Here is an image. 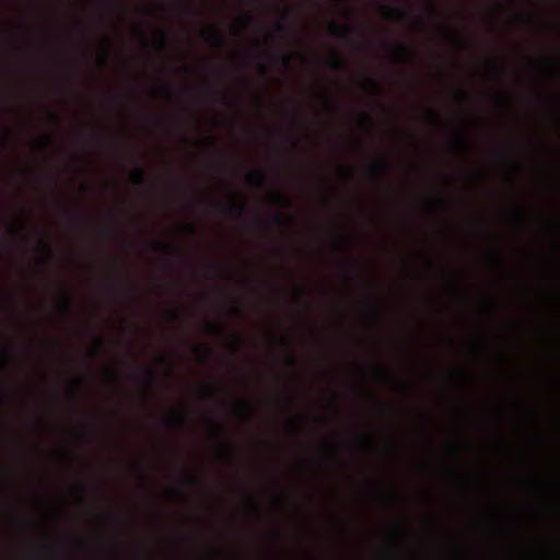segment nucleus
Masks as SVG:
<instances>
[{
  "label": "nucleus",
  "mask_w": 560,
  "mask_h": 560,
  "mask_svg": "<svg viewBox=\"0 0 560 560\" xmlns=\"http://www.w3.org/2000/svg\"><path fill=\"white\" fill-rule=\"evenodd\" d=\"M329 33L337 38L353 43L352 28L348 24L332 23L329 26Z\"/></svg>",
  "instance_id": "obj_1"
},
{
  "label": "nucleus",
  "mask_w": 560,
  "mask_h": 560,
  "mask_svg": "<svg viewBox=\"0 0 560 560\" xmlns=\"http://www.w3.org/2000/svg\"><path fill=\"white\" fill-rule=\"evenodd\" d=\"M206 38L214 47L222 48L225 46V37L214 27L207 32Z\"/></svg>",
  "instance_id": "obj_2"
},
{
  "label": "nucleus",
  "mask_w": 560,
  "mask_h": 560,
  "mask_svg": "<svg viewBox=\"0 0 560 560\" xmlns=\"http://www.w3.org/2000/svg\"><path fill=\"white\" fill-rule=\"evenodd\" d=\"M389 162L386 159H378L375 161L371 166L370 171L371 173L377 178L381 179L384 175V173L388 170Z\"/></svg>",
  "instance_id": "obj_3"
},
{
  "label": "nucleus",
  "mask_w": 560,
  "mask_h": 560,
  "mask_svg": "<svg viewBox=\"0 0 560 560\" xmlns=\"http://www.w3.org/2000/svg\"><path fill=\"white\" fill-rule=\"evenodd\" d=\"M221 209L224 211H228L230 214H232L234 217H241L245 213L246 206H245V203L241 202L237 199H232L226 207L221 208Z\"/></svg>",
  "instance_id": "obj_4"
},
{
  "label": "nucleus",
  "mask_w": 560,
  "mask_h": 560,
  "mask_svg": "<svg viewBox=\"0 0 560 560\" xmlns=\"http://www.w3.org/2000/svg\"><path fill=\"white\" fill-rule=\"evenodd\" d=\"M246 180L259 188L265 187L266 174L262 171H252L246 174Z\"/></svg>",
  "instance_id": "obj_5"
},
{
  "label": "nucleus",
  "mask_w": 560,
  "mask_h": 560,
  "mask_svg": "<svg viewBox=\"0 0 560 560\" xmlns=\"http://www.w3.org/2000/svg\"><path fill=\"white\" fill-rule=\"evenodd\" d=\"M382 11L388 19L405 20L407 15V11L398 7L383 5Z\"/></svg>",
  "instance_id": "obj_6"
},
{
  "label": "nucleus",
  "mask_w": 560,
  "mask_h": 560,
  "mask_svg": "<svg viewBox=\"0 0 560 560\" xmlns=\"http://www.w3.org/2000/svg\"><path fill=\"white\" fill-rule=\"evenodd\" d=\"M60 311L65 316H69L72 312V300L66 291L61 293Z\"/></svg>",
  "instance_id": "obj_7"
},
{
  "label": "nucleus",
  "mask_w": 560,
  "mask_h": 560,
  "mask_svg": "<svg viewBox=\"0 0 560 560\" xmlns=\"http://www.w3.org/2000/svg\"><path fill=\"white\" fill-rule=\"evenodd\" d=\"M328 66L330 69L332 70H336V71H341V70H345L346 69V62L345 60L342 59V57L335 52L331 58L328 60Z\"/></svg>",
  "instance_id": "obj_8"
},
{
  "label": "nucleus",
  "mask_w": 560,
  "mask_h": 560,
  "mask_svg": "<svg viewBox=\"0 0 560 560\" xmlns=\"http://www.w3.org/2000/svg\"><path fill=\"white\" fill-rule=\"evenodd\" d=\"M153 247L155 250H166L176 255L182 254V250L179 249L178 246L166 242H154Z\"/></svg>",
  "instance_id": "obj_9"
},
{
  "label": "nucleus",
  "mask_w": 560,
  "mask_h": 560,
  "mask_svg": "<svg viewBox=\"0 0 560 560\" xmlns=\"http://www.w3.org/2000/svg\"><path fill=\"white\" fill-rule=\"evenodd\" d=\"M271 198L275 201V203L281 207L291 206V201L279 189H275L271 191Z\"/></svg>",
  "instance_id": "obj_10"
},
{
  "label": "nucleus",
  "mask_w": 560,
  "mask_h": 560,
  "mask_svg": "<svg viewBox=\"0 0 560 560\" xmlns=\"http://www.w3.org/2000/svg\"><path fill=\"white\" fill-rule=\"evenodd\" d=\"M38 246L40 250L44 253L46 259L51 261L54 258V253L50 243L46 238H39Z\"/></svg>",
  "instance_id": "obj_11"
},
{
  "label": "nucleus",
  "mask_w": 560,
  "mask_h": 560,
  "mask_svg": "<svg viewBox=\"0 0 560 560\" xmlns=\"http://www.w3.org/2000/svg\"><path fill=\"white\" fill-rule=\"evenodd\" d=\"M131 179H132V183L137 186V187H143L144 186V173H143V170L137 165L132 175H131Z\"/></svg>",
  "instance_id": "obj_12"
},
{
  "label": "nucleus",
  "mask_w": 560,
  "mask_h": 560,
  "mask_svg": "<svg viewBox=\"0 0 560 560\" xmlns=\"http://www.w3.org/2000/svg\"><path fill=\"white\" fill-rule=\"evenodd\" d=\"M145 387L148 390L153 392L156 386V377L155 374L151 370L145 371Z\"/></svg>",
  "instance_id": "obj_13"
},
{
  "label": "nucleus",
  "mask_w": 560,
  "mask_h": 560,
  "mask_svg": "<svg viewBox=\"0 0 560 560\" xmlns=\"http://www.w3.org/2000/svg\"><path fill=\"white\" fill-rule=\"evenodd\" d=\"M396 52H397V56L402 60L409 59L412 54V51L409 47L402 46V45L396 47Z\"/></svg>",
  "instance_id": "obj_14"
},
{
  "label": "nucleus",
  "mask_w": 560,
  "mask_h": 560,
  "mask_svg": "<svg viewBox=\"0 0 560 560\" xmlns=\"http://www.w3.org/2000/svg\"><path fill=\"white\" fill-rule=\"evenodd\" d=\"M453 141L460 150H468V140L464 136H456Z\"/></svg>",
  "instance_id": "obj_15"
},
{
  "label": "nucleus",
  "mask_w": 560,
  "mask_h": 560,
  "mask_svg": "<svg viewBox=\"0 0 560 560\" xmlns=\"http://www.w3.org/2000/svg\"><path fill=\"white\" fill-rule=\"evenodd\" d=\"M207 328L213 334H222L224 331L223 326L217 322H207Z\"/></svg>",
  "instance_id": "obj_16"
},
{
  "label": "nucleus",
  "mask_w": 560,
  "mask_h": 560,
  "mask_svg": "<svg viewBox=\"0 0 560 560\" xmlns=\"http://www.w3.org/2000/svg\"><path fill=\"white\" fill-rule=\"evenodd\" d=\"M156 42L160 48H165L167 44V34L164 30H161L156 35Z\"/></svg>",
  "instance_id": "obj_17"
},
{
  "label": "nucleus",
  "mask_w": 560,
  "mask_h": 560,
  "mask_svg": "<svg viewBox=\"0 0 560 560\" xmlns=\"http://www.w3.org/2000/svg\"><path fill=\"white\" fill-rule=\"evenodd\" d=\"M12 352L9 349L0 348V358L5 365L12 360Z\"/></svg>",
  "instance_id": "obj_18"
},
{
  "label": "nucleus",
  "mask_w": 560,
  "mask_h": 560,
  "mask_svg": "<svg viewBox=\"0 0 560 560\" xmlns=\"http://www.w3.org/2000/svg\"><path fill=\"white\" fill-rule=\"evenodd\" d=\"M271 223L278 228V229H281L284 226V219H283V215L281 213H276L272 218H271Z\"/></svg>",
  "instance_id": "obj_19"
},
{
  "label": "nucleus",
  "mask_w": 560,
  "mask_h": 560,
  "mask_svg": "<svg viewBox=\"0 0 560 560\" xmlns=\"http://www.w3.org/2000/svg\"><path fill=\"white\" fill-rule=\"evenodd\" d=\"M280 61L284 68L292 67V56L290 54L280 55Z\"/></svg>",
  "instance_id": "obj_20"
},
{
  "label": "nucleus",
  "mask_w": 560,
  "mask_h": 560,
  "mask_svg": "<svg viewBox=\"0 0 560 560\" xmlns=\"http://www.w3.org/2000/svg\"><path fill=\"white\" fill-rule=\"evenodd\" d=\"M171 422L176 425L183 427L186 424L187 419L182 415H176L171 418Z\"/></svg>",
  "instance_id": "obj_21"
},
{
  "label": "nucleus",
  "mask_w": 560,
  "mask_h": 560,
  "mask_svg": "<svg viewBox=\"0 0 560 560\" xmlns=\"http://www.w3.org/2000/svg\"><path fill=\"white\" fill-rule=\"evenodd\" d=\"M233 348H234V351H235L236 354L241 353V350H242V339H241V337L238 335L234 337Z\"/></svg>",
  "instance_id": "obj_22"
},
{
  "label": "nucleus",
  "mask_w": 560,
  "mask_h": 560,
  "mask_svg": "<svg viewBox=\"0 0 560 560\" xmlns=\"http://www.w3.org/2000/svg\"><path fill=\"white\" fill-rule=\"evenodd\" d=\"M361 119L369 127H371L372 124H373V119H372L371 115L368 112H362L361 113Z\"/></svg>",
  "instance_id": "obj_23"
},
{
  "label": "nucleus",
  "mask_w": 560,
  "mask_h": 560,
  "mask_svg": "<svg viewBox=\"0 0 560 560\" xmlns=\"http://www.w3.org/2000/svg\"><path fill=\"white\" fill-rule=\"evenodd\" d=\"M237 408L243 413L248 415L250 412V406L247 402H245V401L237 402Z\"/></svg>",
  "instance_id": "obj_24"
},
{
  "label": "nucleus",
  "mask_w": 560,
  "mask_h": 560,
  "mask_svg": "<svg viewBox=\"0 0 560 560\" xmlns=\"http://www.w3.org/2000/svg\"><path fill=\"white\" fill-rule=\"evenodd\" d=\"M285 361L290 368L294 369L296 366L298 361L293 354H288Z\"/></svg>",
  "instance_id": "obj_25"
},
{
  "label": "nucleus",
  "mask_w": 560,
  "mask_h": 560,
  "mask_svg": "<svg viewBox=\"0 0 560 560\" xmlns=\"http://www.w3.org/2000/svg\"><path fill=\"white\" fill-rule=\"evenodd\" d=\"M212 423H213V425H214V429H215L217 433H218L220 436H222V435L225 433V429H224V427H223L220 422L214 421V420L212 421Z\"/></svg>",
  "instance_id": "obj_26"
},
{
  "label": "nucleus",
  "mask_w": 560,
  "mask_h": 560,
  "mask_svg": "<svg viewBox=\"0 0 560 560\" xmlns=\"http://www.w3.org/2000/svg\"><path fill=\"white\" fill-rule=\"evenodd\" d=\"M370 312V316L373 318V319H377L378 318V308L376 306L375 303H373L369 310Z\"/></svg>",
  "instance_id": "obj_27"
},
{
  "label": "nucleus",
  "mask_w": 560,
  "mask_h": 560,
  "mask_svg": "<svg viewBox=\"0 0 560 560\" xmlns=\"http://www.w3.org/2000/svg\"><path fill=\"white\" fill-rule=\"evenodd\" d=\"M52 144V140L50 137L46 136L44 140L40 142V149L46 150L48 147Z\"/></svg>",
  "instance_id": "obj_28"
},
{
  "label": "nucleus",
  "mask_w": 560,
  "mask_h": 560,
  "mask_svg": "<svg viewBox=\"0 0 560 560\" xmlns=\"http://www.w3.org/2000/svg\"><path fill=\"white\" fill-rule=\"evenodd\" d=\"M373 370H374L375 374H376L378 377L384 378V377L386 376V375H385L384 370H383V369H382V366H380L378 364H375V365L373 366Z\"/></svg>",
  "instance_id": "obj_29"
},
{
  "label": "nucleus",
  "mask_w": 560,
  "mask_h": 560,
  "mask_svg": "<svg viewBox=\"0 0 560 560\" xmlns=\"http://www.w3.org/2000/svg\"><path fill=\"white\" fill-rule=\"evenodd\" d=\"M369 83L374 88V90L380 93L381 92V84L377 80L370 78Z\"/></svg>",
  "instance_id": "obj_30"
},
{
  "label": "nucleus",
  "mask_w": 560,
  "mask_h": 560,
  "mask_svg": "<svg viewBox=\"0 0 560 560\" xmlns=\"http://www.w3.org/2000/svg\"><path fill=\"white\" fill-rule=\"evenodd\" d=\"M184 230H185L188 234H190V235H195V234H196V228H195V225H192V224H185V225H184Z\"/></svg>",
  "instance_id": "obj_31"
},
{
  "label": "nucleus",
  "mask_w": 560,
  "mask_h": 560,
  "mask_svg": "<svg viewBox=\"0 0 560 560\" xmlns=\"http://www.w3.org/2000/svg\"><path fill=\"white\" fill-rule=\"evenodd\" d=\"M103 343L104 342H103V340L101 338H97L95 340V349H94V352H93L95 355L100 352L101 348L103 347Z\"/></svg>",
  "instance_id": "obj_32"
},
{
  "label": "nucleus",
  "mask_w": 560,
  "mask_h": 560,
  "mask_svg": "<svg viewBox=\"0 0 560 560\" xmlns=\"http://www.w3.org/2000/svg\"><path fill=\"white\" fill-rule=\"evenodd\" d=\"M443 33H444V35H445L447 38L453 39V40H456V42H459V40H458V38L456 37V35H455L453 32H451V31H448V30H443Z\"/></svg>",
  "instance_id": "obj_33"
},
{
  "label": "nucleus",
  "mask_w": 560,
  "mask_h": 560,
  "mask_svg": "<svg viewBox=\"0 0 560 560\" xmlns=\"http://www.w3.org/2000/svg\"><path fill=\"white\" fill-rule=\"evenodd\" d=\"M108 58H109V50H108V48H106V51H105L103 58L101 59L102 67L106 66Z\"/></svg>",
  "instance_id": "obj_34"
},
{
  "label": "nucleus",
  "mask_w": 560,
  "mask_h": 560,
  "mask_svg": "<svg viewBox=\"0 0 560 560\" xmlns=\"http://www.w3.org/2000/svg\"><path fill=\"white\" fill-rule=\"evenodd\" d=\"M233 311H234V313H235V315H236V316H241V315H242V313H243V311H242L241 306H240L237 303H234V304H233Z\"/></svg>",
  "instance_id": "obj_35"
},
{
  "label": "nucleus",
  "mask_w": 560,
  "mask_h": 560,
  "mask_svg": "<svg viewBox=\"0 0 560 560\" xmlns=\"http://www.w3.org/2000/svg\"><path fill=\"white\" fill-rule=\"evenodd\" d=\"M161 89H162V91L166 94V96H167L168 98H171V97H172V91H171V89H170L168 86L163 85V86H161Z\"/></svg>",
  "instance_id": "obj_36"
},
{
  "label": "nucleus",
  "mask_w": 560,
  "mask_h": 560,
  "mask_svg": "<svg viewBox=\"0 0 560 560\" xmlns=\"http://www.w3.org/2000/svg\"><path fill=\"white\" fill-rule=\"evenodd\" d=\"M202 349L205 351L206 358H209L212 354V352H213L212 349L207 347V346H202Z\"/></svg>",
  "instance_id": "obj_37"
},
{
  "label": "nucleus",
  "mask_w": 560,
  "mask_h": 560,
  "mask_svg": "<svg viewBox=\"0 0 560 560\" xmlns=\"http://www.w3.org/2000/svg\"><path fill=\"white\" fill-rule=\"evenodd\" d=\"M252 22V18L250 16H245L243 20H242V24H243V27H247V25Z\"/></svg>",
  "instance_id": "obj_38"
},
{
  "label": "nucleus",
  "mask_w": 560,
  "mask_h": 560,
  "mask_svg": "<svg viewBox=\"0 0 560 560\" xmlns=\"http://www.w3.org/2000/svg\"><path fill=\"white\" fill-rule=\"evenodd\" d=\"M521 18H522V20H524L526 22H533L534 21V16L530 15V14H523Z\"/></svg>",
  "instance_id": "obj_39"
},
{
  "label": "nucleus",
  "mask_w": 560,
  "mask_h": 560,
  "mask_svg": "<svg viewBox=\"0 0 560 560\" xmlns=\"http://www.w3.org/2000/svg\"><path fill=\"white\" fill-rule=\"evenodd\" d=\"M171 317L174 319V320H179L180 319V315L178 312H172L171 313Z\"/></svg>",
  "instance_id": "obj_40"
},
{
  "label": "nucleus",
  "mask_w": 560,
  "mask_h": 560,
  "mask_svg": "<svg viewBox=\"0 0 560 560\" xmlns=\"http://www.w3.org/2000/svg\"><path fill=\"white\" fill-rule=\"evenodd\" d=\"M457 95L460 98H466L467 97V93L464 90H458L457 91Z\"/></svg>",
  "instance_id": "obj_41"
},
{
  "label": "nucleus",
  "mask_w": 560,
  "mask_h": 560,
  "mask_svg": "<svg viewBox=\"0 0 560 560\" xmlns=\"http://www.w3.org/2000/svg\"><path fill=\"white\" fill-rule=\"evenodd\" d=\"M49 118L55 122L59 121V116L57 114H49Z\"/></svg>",
  "instance_id": "obj_42"
},
{
  "label": "nucleus",
  "mask_w": 560,
  "mask_h": 560,
  "mask_svg": "<svg viewBox=\"0 0 560 560\" xmlns=\"http://www.w3.org/2000/svg\"><path fill=\"white\" fill-rule=\"evenodd\" d=\"M342 173L348 178H350L352 176V174L350 173V171L347 167H342Z\"/></svg>",
  "instance_id": "obj_43"
},
{
  "label": "nucleus",
  "mask_w": 560,
  "mask_h": 560,
  "mask_svg": "<svg viewBox=\"0 0 560 560\" xmlns=\"http://www.w3.org/2000/svg\"><path fill=\"white\" fill-rule=\"evenodd\" d=\"M430 117L433 119V120H436L439 118V114L434 110H430Z\"/></svg>",
  "instance_id": "obj_44"
},
{
  "label": "nucleus",
  "mask_w": 560,
  "mask_h": 560,
  "mask_svg": "<svg viewBox=\"0 0 560 560\" xmlns=\"http://www.w3.org/2000/svg\"><path fill=\"white\" fill-rule=\"evenodd\" d=\"M188 481H189V483H191V485H197V483L199 482V480H198L196 477H189V478H188Z\"/></svg>",
  "instance_id": "obj_45"
},
{
  "label": "nucleus",
  "mask_w": 560,
  "mask_h": 560,
  "mask_svg": "<svg viewBox=\"0 0 560 560\" xmlns=\"http://www.w3.org/2000/svg\"><path fill=\"white\" fill-rule=\"evenodd\" d=\"M392 534H393L395 537H398V535H399V529H398V527H397V526H394V527L392 528Z\"/></svg>",
  "instance_id": "obj_46"
},
{
  "label": "nucleus",
  "mask_w": 560,
  "mask_h": 560,
  "mask_svg": "<svg viewBox=\"0 0 560 560\" xmlns=\"http://www.w3.org/2000/svg\"><path fill=\"white\" fill-rule=\"evenodd\" d=\"M429 8H430V10H431V12H432V13H435V4H434V2H433V1H431V0L429 1Z\"/></svg>",
  "instance_id": "obj_47"
},
{
  "label": "nucleus",
  "mask_w": 560,
  "mask_h": 560,
  "mask_svg": "<svg viewBox=\"0 0 560 560\" xmlns=\"http://www.w3.org/2000/svg\"><path fill=\"white\" fill-rule=\"evenodd\" d=\"M325 102H326V104H327L329 107L335 108V104L331 102V100H330V98L325 97Z\"/></svg>",
  "instance_id": "obj_48"
},
{
  "label": "nucleus",
  "mask_w": 560,
  "mask_h": 560,
  "mask_svg": "<svg viewBox=\"0 0 560 560\" xmlns=\"http://www.w3.org/2000/svg\"><path fill=\"white\" fill-rule=\"evenodd\" d=\"M73 392L77 394L79 389V382H72Z\"/></svg>",
  "instance_id": "obj_49"
},
{
  "label": "nucleus",
  "mask_w": 560,
  "mask_h": 560,
  "mask_svg": "<svg viewBox=\"0 0 560 560\" xmlns=\"http://www.w3.org/2000/svg\"><path fill=\"white\" fill-rule=\"evenodd\" d=\"M277 30L282 33L284 31V25L281 24V23H278L277 24Z\"/></svg>",
  "instance_id": "obj_50"
},
{
  "label": "nucleus",
  "mask_w": 560,
  "mask_h": 560,
  "mask_svg": "<svg viewBox=\"0 0 560 560\" xmlns=\"http://www.w3.org/2000/svg\"><path fill=\"white\" fill-rule=\"evenodd\" d=\"M160 361H161L163 364L167 365V366H170V364H171V363H170V361H168L166 358H161V359H160Z\"/></svg>",
  "instance_id": "obj_51"
},
{
  "label": "nucleus",
  "mask_w": 560,
  "mask_h": 560,
  "mask_svg": "<svg viewBox=\"0 0 560 560\" xmlns=\"http://www.w3.org/2000/svg\"><path fill=\"white\" fill-rule=\"evenodd\" d=\"M280 342H281L283 346H285V347H288V346H289V340H288L287 338H282V339L280 340Z\"/></svg>",
  "instance_id": "obj_52"
},
{
  "label": "nucleus",
  "mask_w": 560,
  "mask_h": 560,
  "mask_svg": "<svg viewBox=\"0 0 560 560\" xmlns=\"http://www.w3.org/2000/svg\"><path fill=\"white\" fill-rule=\"evenodd\" d=\"M260 70H261L262 73H266L267 72V67L264 63H261L260 65Z\"/></svg>",
  "instance_id": "obj_53"
},
{
  "label": "nucleus",
  "mask_w": 560,
  "mask_h": 560,
  "mask_svg": "<svg viewBox=\"0 0 560 560\" xmlns=\"http://www.w3.org/2000/svg\"><path fill=\"white\" fill-rule=\"evenodd\" d=\"M137 31H138L139 35L145 40L142 28L139 27Z\"/></svg>",
  "instance_id": "obj_54"
},
{
  "label": "nucleus",
  "mask_w": 560,
  "mask_h": 560,
  "mask_svg": "<svg viewBox=\"0 0 560 560\" xmlns=\"http://www.w3.org/2000/svg\"><path fill=\"white\" fill-rule=\"evenodd\" d=\"M515 215H516L517 220H521V219H522V214H521V211H520V210H517V211L515 212Z\"/></svg>",
  "instance_id": "obj_55"
},
{
  "label": "nucleus",
  "mask_w": 560,
  "mask_h": 560,
  "mask_svg": "<svg viewBox=\"0 0 560 560\" xmlns=\"http://www.w3.org/2000/svg\"><path fill=\"white\" fill-rule=\"evenodd\" d=\"M79 488H80L82 491H85V488H86V487H85V485H84L83 482H80Z\"/></svg>",
  "instance_id": "obj_56"
},
{
  "label": "nucleus",
  "mask_w": 560,
  "mask_h": 560,
  "mask_svg": "<svg viewBox=\"0 0 560 560\" xmlns=\"http://www.w3.org/2000/svg\"><path fill=\"white\" fill-rule=\"evenodd\" d=\"M10 232H12V233H16V229H14V228L10 226Z\"/></svg>",
  "instance_id": "obj_57"
},
{
  "label": "nucleus",
  "mask_w": 560,
  "mask_h": 560,
  "mask_svg": "<svg viewBox=\"0 0 560 560\" xmlns=\"http://www.w3.org/2000/svg\"><path fill=\"white\" fill-rule=\"evenodd\" d=\"M113 376L117 380L119 377L118 373L113 372Z\"/></svg>",
  "instance_id": "obj_58"
},
{
  "label": "nucleus",
  "mask_w": 560,
  "mask_h": 560,
  "mask_svg": "<svg viewBox=\"0 0 560 560\" xmlns=\"http://www.w3.org/2000/svg\"><path fill=\"white\" fill-rule=\"evenodd\" d=\"M211 207H214L215 209H218L219 207L215 205V203H211Z\"/></svg>",
  "instance_id": "obj_59"
},
{
  "label": "nucleus",
  "mask_w": 560,
  "mask_h": 560,
  "mask_svg": "<svg viewBox=\"0 0 560 560\" xmlns=\"http://www.w3.org/2000/svg\"><path fill=\"white\" fill-rule=\"evenodd\" d=\"M363 442H364V444H365V445H369V446H370V444H369L368 440H365V439H364V440H363Z\"/></svg>",
  "instance_id": "obj_60"
},
{
  "label": "nucleus",
  "mask_w": 560,
  "mask_h": 560,
  "mask_svg": "<svg viewBox=\"0 0 560 560\" xmlns=\"http://www.w3.org/2000/svg\"><path fill=\"white\" fill-rule=\"evenodd\" d=\"M277 3L279 2V0H275Z\"/></svg>",
  "instance_id": "obj_61"
}]
</instances>
